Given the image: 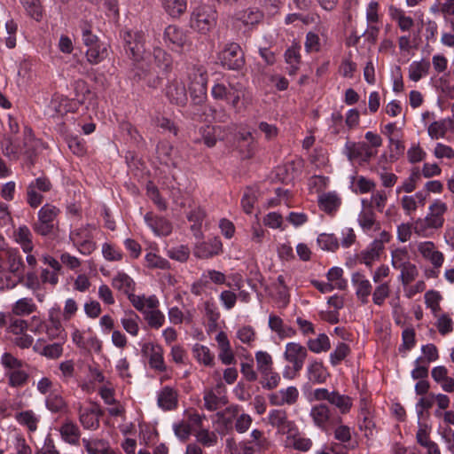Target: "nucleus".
Here are the masks:
<instances>
[{
  "label": "nucleus",
  "mask_w": 454,
  "mask_h": 454,
  "mask_svg": "<svg viewBox=\"0 0 454 454\" xmlns=\"http://www.w3.org/2000/svg\"><path fill=\"white\" fill-rule=\"evenodd\" d=\"M352 283L356 286V295L361 300L363 303H367L368 296L372 291V285L367 280L364 279V275L359 272H355L352 274Z\"/></svg>",
  "instance_id": "nucleus-14"
},
{
  "label": "nucleus",
  "mask_w": 454,
  "mask_h": 454,
  "mask_svg": "<svg viewBox=\"0 0 454 454\" xmlns=\"http://www.w3.org/2000/svg\"><path fill=\"white\" fill-rule=\"evenodd\" d=\"M256 192L252 188H247L242 199L241 205L247 214H251L256 201Z\"/></svg>",
  "instance_id": "nucleus-44"
},
{
  "label": "nucleus",
  "mask_w": 454,
  "mask_h": 454,
  "mask_svg": "<svg viewBox=\"0 0 454 454\" xmlns=\"http://www.w3.org/2000/svg\"><path fill=\"white\" fill-rule=\"evenodd\" d=\"M73 88L74 91V99L77 100L80 105L84 104L86 95L90 93L88 83L82 79H78L74 82Z\"/></svg>",
  "instance_id": "nucleus-34"
},
{
  "label": "nucleus",
  "mask_w": 454,
  "mask_h": 454,
  "mask_svg": "<svg viewBox=\"0 0 454 454\" xmlns=\"http://www.w3.org/2000/svg\"><path fill=\"white\" fill-rule=\"evenodd\" d=\"M317 242L323 249L328 251H335L339 247L338 239L333 234H320Z\"/></svg>",
  "instance_id": "nucleus-43"
},
{
  "label": "nucleus",
  "mask_w": 454,
  "mask_h": 454,
  "mask_svg": "<svg viewBox=\"0 0 454 454\" xmlns=\"http://www.w3.org/2000/svg\"><path fill=\"white\" fill-rule=\"evenodd\" d=\"M108 56V51L106 44L99 43L86 51V58L89 63L91 65H97L106 59Z\"/></svg>",
  "instance_id": "nucleus-19"
},
{
  "label": "nucleus",
  "mask_w": 454,
  "mask_h": 454,
  "mask_svg": "<svg viewBox=\"0 0 454 454\" xmlns=\"http://www.w3.org/2000/svg\"><path fill=\"white\" fill-rule=\"evenodd\" d=\"M441 299L442 296L437 291L430 290L425 294V303L428 308L432 309L433 313L434 314L441 310L439 304Z\"/></svg>",
  "instance_id": "nucleus-46"
},
{
  "label": "nucleus",
  "mask_w": 454,
  "mask_h": 454,
  "mask_svg": "<svg viewBox=\"0 0 454 454\" xmlns=\"http://www.w3.org/2000/svg\"><path fill=\"white\" fill-rule=\"evenodd\" d=\"M255 358L258 365V370L261 372L262 375L267 376L270 374L272 364L271 356L264 351H258L255 354Z\"/></svg>",
  "instance_id": "nucleus-33"
},
{
  "label": "nucleus",
  "mask_w": 454,
  "mask_h": 454,
  "mask_svg": "<svg viewBox=\"0 0 454 454\" xmlns=\"http://www.w3.org/2000/svg\"><path fill=\"white\" fill-rule=\"evenodd\" d=\"M419 429L416 434L417 442L426 448L432 441L430 440V427L427 424L418 422Z\"/></svg>",
  "instance_id": "nucleus-49"
},
{
  "label": "nucleus",
  "mask_w": 454,
  "mask_h": 454,
  "mask_svg": "<svg viewBox=\"0 0 454 454\" xmlns=\"http://www.w3.org/2000/svg\"><path fill=\"white\" fill-rule=\"evenodd\" d=\"M331 395L332 396L329 403L339 408L341 413H347L350 410L352 402L349 396L340 395L336 391L331 392Z\"/></svg>",
  "instance_id": "nucleus-30"
},
{
  "label": "nucleus",
  "mask_w": 454,
  "mask_h": 454,
  "mask_svg": "<svg viewBox=\"0 0 454 454\" xmlns=\"http://www.w3.org/2000/svg\"><path fill=\"white\" fill-rule=\"evenodd\" d=\"M152 69L149 68L148 65L142 60L135 61L134 68L132 69L133 80L139 82L148 76Z\"/></svg>",
  "instance_id": "nucleus-39"
},
{
  "label": "nucleus",
  "mask_w": 454,
  "mask_h": 454,
  "mask_svg": "<svg viewBox=\"0 0 454 454\" xmlns=\"http://www.w3.org/2000/svg\"><path fill=\"white\" fill-rule=\"evenodd\" d=\"M419 251L424 258L429 260L434 268H440L444 260L442 252L435 250V246L431 241L422 242L419 245Z\"/></svg>",
  "instance_id": "nucleus-12"
},
{
  "label": "nucleus",
  "mask_w": 454,
  "mask_h": 454,
  "mask_svg": "<svg viewBox=\"0 0 454 454\" xmlns=\"http://www.w3.org/2000/svg\"><path fill=\"white\" fill-rule=\"evenodd\" d=\"M310 416L314 423L324 431H328L332 427L341 421V418L333 415L329 407L324 403L313 406Z\"/></svg>",
  "instance_id": "nucleus-6"
},
{
  "label": "nucleus",
  "mask_w": 454,
  "mask_h": 454,
  "mask_svg": "<svg viewBox=\"0 0 454 454\" xmlns=\"http://www.w3.org/2000/svg\"><path fill=\"white\" fill-rule=\"evenodd\" d=\"M197 439L203 446H213L217 441L216 435L214 433H209L207 429L200 430L197 434Z\"/></svg>",
  "instance_id": "nucleus-58"
},
{
  "label": "nucleus",
  "mask_w": 454,
  "mask_h": 454,
  "mask_svg": "<svg viewBox=\"0 0 454 454\" xmlns=\"http://www.w3.org/2000/svg\"><path fill=\"white\" fill-rule=\"evenodd\" d=\"M83 446L89 454H101L106 443L103 440L82 439Z\"/></svg>",
  "instance_id": "nucleus-51"
},
{
  "label": "nucleus",
  "mask_w": 454,
  "mask_h": 454,
  "mask_svg": "<svg viewBox=\"0 0 454 454\" xmlns=\"http://www.w3.org/2000/svg\"><path fill=\"white\" fill-rule=\"evenodd\" d=\"M166 97L171 104L184 106L188 100L184 83L176 79L171 81L166 88Z\"/></svg>",
  "instance_id": "nucleus-9"
},
{
  "label": "nucleus",
  "mask_w": 454,
  "mask_h": 454,
  "mask_svg": "<svg viewBox=\"0 0 454 454\" xmlns=\"http://www.w3.org/2000/svg\"><path fill=\"white\" fill-rule=\"evenodd\" d=\"M216 20L217 12L212 6L201 5L192 12L190 24L191 27L206 35L215 27Z\"/></svg>",
  "instance_id": "nucleus-1"
},
{
  "label": "nucleus",
  "mask_w": 454,
  "mask_h": 454,
  "mask_svg": "<svg viewBox=\"0 0 454 454\" xmlns=\"http://www.w3.org/2000/svg\"><path fill=\"white\" fill-rule=\"evenodd\" d=\"M223 251V244L219 238H212L208 241L198 244L193 251V254L201 259H207L217 255Z\"/></svg>",
  "instance_id": "nucleus-10"
},
{
  "label": "nucleus",
  "mask_w": 454,
  "mask_h": 454,
  "mask_svg": "<svg viewBox=\"0 0 454 454\" xmlns=\"http://www.w3.org/2000/svg\"><path fill=\"white\" fill-rule=\"evenodd\" d=\"M358 222L364 230L369 231L375 223V215L372 210L364 211L359 215Z\"/></svg>",
  "instance_id": "nucleus-54"
},
{
  "label": "nucleus",
  "mask_w": 454,
  "mask_h": 454,
  "mask_svg": "<svg viewBox=\"0 0 454 454\" xmlns=\"http://www.w3.org/2000/svg\"><path fill=\"white\" fill-rule=\"evenodd\" d=\"M148 267L166 269L168 268V262L155 254L148 253L145 256Z\"/></svg>",
  "instance_id": "nucleus-55"
},
{
  "label": "nucleus",
  "mask_w": 454,
  "mask_h": 454,
  "mask_svg": "<svg viewBox=\"0 0 454 454\" xmlns=\"http://www.w3.org/2000/svg\"><path fill=\"white\" fill-rule=\"evenodd\" d=\"M207 74L203 67H195L190 74L189 90L194 105H201L207 98Z\"/></svg>",
  "instance_id": "nucleus-3"
},
{
  "label": "nucleus",
  "mask_w": 454,
  "mask_h": 454,
  "mask_svg": "<svg viewBox=\"0 0 454 454\" xmlns=\"http://www.w3.org/2000/svg\"><path fill=\"white\" fill-rule=\"evenodd\" d=\"M221 66L228 70L239 71L245 66L244 52L237 43H227L218 54Z\"/></svg>",
  "instance_id": "nucleus-2"
},
{
  "label": "nucleus",
  "mask_w": 454,
  "mask_h": 454,
  "mask_svg": "<svg viewBox=\"0 0 454 454\" xmlns=\"http://www.w3.org/2000/svg\"><path fill=\"white\" fill-rule=\"evenodd\" d=\"M309 380L313 383L322 384L326 381L329 373L322 362L313 361L308 367Z\"/></svg>",
  "instance_id": "nucleus-17"
},
{
  "label": "nucleus",
  "mask_w": 454,
  "mask_h": 454,
  "mask_svg": "<svg viewBox=\"0 0 454 454\" xmlns=\"http://www.w3.org/2000/svg\"><path fill=\"white\" fill-rule=\"evenodd\" d=\"M158 405L165 411H171L177 406V393L172 387L166 386L158 395Z\"/></svg>",
  "instance_id": "nucleus-13"
},
{
  "label": "nucleus",
  "mask_w": 454,
  "mask_h": 454,
  "mask_svg": "<svg viewBox=\"0 0 454 454\" xmlns=\"http://www.w3.org/2000/svg\"><path fill=\"white\" fill-rule=\"evenodd\" d=\"M1 148L4 156L11 160H18L21 153L20 145L12 135H4L1 141Z\"/></svg>",
  "instance_id": "nucleus-16"
},
{
  "label": "nucleus",
  "mask_w": 454,
  "mask_h": 454,
  "mask_svg": "<svg viewBox=\"0 0 454 454\" xmlns=\"http://www.w3.org/2000/svg\"><path fill=\"white\" fill-rule=\"evenodd\" d=\"M28 186H34L35 190H39L42 192H47L51 190L52 184L50 179L46 176H40L32 181Z\"/></svg>",
  "instance_id": "nucleus-63"
},
{
  "label": "nucleus",
  "mask_w": 454,
  "mask_h": 454,
  "mask_svg": "<svg viewBox=\"0 0 454 454\" xmlns=\"http://www.w3.org/2000/svg\"><path fill=\"white\" fill-rule=\"evenodd\" d=\"M238 83L233 85L229 83L225 85L223 83H216L212 88V96L215 99L226 101L230 98L232 91L236 90Z\"/></svg>",
  "instance_id": "nucleus-26"
},
{
  "label": "nucleus",
  "mask_w": 454,
  "mask_h": 454,
  "mask_svg": "<svg viewBox=\"0 0 454 454\" xmlns=\"http://www.w3.org/2000/svg\"><path fill=\"white\" fill-rule=\"evenodd\" d=\"M8 377L9 385L13 387H18L27 383L28 373L20 368L10 372Z\"/></svg>",
  "instance_id": "nucleus-40"
},
{
  "label": "nucleus",
  "mask_w": 454,
  "mask_h": 454,
  "mask_svg": "<svg viewBox=\"0 0 454 454\" xmlns=\"http://www.w3.org/2000/svg\"><path fill=\"white\" fill-rule=\"evenodd\" d=\"M144 355L149 354V364L151 368L159 372H165L166 366L163 359V349L160 345L146 343L142 348Z\"/></svg>",
  "instance_id": "nucleus-11"
},
{
  "label": "nucleus",
  "mask_w": 454,
  "mask_h": 454,
  "mask_svg": "<svg viewBox=\"0 0 454 454\" xmlns=\"http://www.w3.org/2000/svg\"><path fill=\"white\" fill-rule=\"evenodd\" d=\"M113 286L118 290H122L127 295L135 289L134 280L126 273H118L113 278Z\"/></svg>",
  "instance_id": "nucleus-22"
},
{
  "label": "nucleus",
  "mask_w": 454,
  "mask_h": 454,
  "mask_svg": "<svg viewBox=\"0 0 454 454\" xmlns=\"http://www.w3.org/2000/svg\"><path fill=\"white\" fill-rule=\"evenodd\" d=\"M27 203L31 207H37L43 202V196L34 189V186H27Z\"/></svg>",
  "instance_id": "nucleus-60"
},
{
  "label": "nucleus",
  "mask_w": 454,
  "mask_h": 454,
  "mask_svg": "<svg viewBox=\"0 0 454 454\" xmlns=\"http://www.w3.org/2000/svg\"><path fill=\"white\" fill-rule=\"evenodd\" d=\"M280 381V376L278 372L270 371V374L267 376L262 375V380H261V384L263 388L271 390L276 388Z\"/></svg>",
  "instance_id": "nucleus-53"
},
{
  "label": "nucleus",
  "mask_w": 454,
  "mask_h": 454,
  "mask_svg": "<svg viewBox=\"0 0 454 454\" xmlns=\"http://www.w3.org/2000/svg\"><path fill=\"white\" fill-rule=\"evenodd\" d=\"M193 353L196 356V358L202 362L205 365H212L214 356L211 355L210 350L207 347L196 344L193 347Z\"/></svg>",
  "instance_id": "nucleus-42"
},
{
  "label": "nucleus",
  "mask_w": 454,
  "mask_h": 454,
  "mask_svg": "<svg viewBox=\"0 0 454 454\" xmlns=\"http://www.w3.org/2000/svg\"><path fill=\"white\" fill-rule=\"evenodd\" d=\"M236 17L238 20H240L245 25H255L262 20L263 13L257 8H248L239 12Z\"/></svg>",
  "instance_id": "nucleus-21"
},
{
  "label": "nucleus",
  "mask_w": 454,
  "mask_h": 454,
  "mask_svg": "<svg viewBox=\"0 0 454 454\" xmlns=\"http://www.w3.org/2000/svg\"><path fill=\"white\" fill-rule=\"evenodd\" d=\"M340 205V199L333 192H327L321 195L318 199V206L321 210L332 215Z\"/></svg>",
  "instance_id": "nucleus-18"
},
{
  "label": "nucleus",
  "mask_w": 454,
  "mask_h": 454,
  "mask_svg": "<svg viewBox=\"0 0 454 454\" xmlns=\"http://www.w3.org/2000/svg\"><path fill=\"white\" fill-rule=\"evenodd\" d=\"M308 348L314 353L327 351L331 348L329 338L326 334L321 333L316 339H310L308 341Z\"/></svg>",
  "instance_id": "nucleus-29"
},
{
  "label": "nucleus",
  "mask_w": 454,
  "mask_h": 454,
  "mask_svg": "<svg viewBox=\"0 0 454 454\" xmlns=\"http://www.w3.org/2000/svg\"><path fill=\"white\" fill-rule=\"evenodd\" d=\"M168 254L169 257L174 260H176L179 262H185L189 257L190 251H189L188 247H186L184 246H181L177 248H172V249L168 250Z\"/></svg>",
  "instance_id": "nucleus-62"
},
{
  "label": "nucleus",
  "mask_w": 454,
  "mask_h": 454,
  "mask_svg": "<svg viewBox=\"0 0 454 454\" xmlns=\"http://www.w3.org/2000/svg\"><path fill=\"white\" fill-rule=\"evenodd\" d=\"M153 58L156 66L163 72L168 73L171 70L172 58L161 48H155L153 50Z\"/></svg>",
  "instance_id": "nucleus-24"
},
{
  "label": "nucleus",
  "mask_w": 454,
  "mask_h": 454,
  "mask_svg": "<svg viewBox=\"0 0 454 454\" xmlns=\"http://www.w3.org/2000/svg\"><path fill=\"white\" fill-rule=\"evenodd\" d=\"M430 69V62L428 60L421 59L420 61L413 62L409 68V77L414 82L421 79L423 74H428Z\"/></svg>",
  "instance_id": "nucleus-23"
},
{
  "label": "nucleus",
  "mask_w": 454,
  "mask_h": 454,
  "mask_svg": "<svg viewBox=\"0 0 454 454\" xmlns=\"http://www.w3.org/2000/svg\"><path fill=\"white\" fill-rule=\"evenodd\" d=\"M45 405L51 412H61L67 408V403L63 397L58 393L52 391L45 400Z\"/></svg>",
  "instance_id": "nucleus-27"
},
{
  "label": "nucleus",
  "mask_w": 454,
  "mask_h": 454,
  "mask_svg": "<svg viewBox=\"0 0 454 454\" xmlns=\"http://www.w3.org/2000/svg\"><path fill=\"white\" fill-rule=\"evenodd\" d=\"M448 130L447 121H434L428 127V135L432 138L443 137Z\"/></svg>",
  "instance_id": "nucleus-45"
},
{
  "label": "nucleus",
  "mask_w": 454,
  "mask_h": 454,
  "mask_svg": "<svg viewBox=\"0 0 454 454\" xmlns=\"http://www.w3.org/2000/svg\"><path fill=\"white\" fill-rule=\"evenodd\" d=\"M300 46L292 45L285 52V59L287 64H300L301 55L299 52Z\"/></svg>",
  "instance_id": "nucleus-64"
},
{
  "label": "nucleus",
  "mask_w": 454,
  "mask_h": 454,
  "mask_svg": "<svg viewBox=\"0 0 454 454\" xmlns=\"http://www.w3.org/2000/svg\"><path fill=\"white\" fill-rule=\"evenodd\" d=\"M368 144L362 142V143H354V142H347L345 145V150L347 153V156L349 160H360L362 162L363 156L364 153V151L367 147Z\"/></svg>",
  "instance_id": "nucleus-28"
},
{
  "label": "nucleus",
  "mask_w": 454,
  "mask_h": 454,
  "mask_svg": "<svg viewBox=\"0 0 454 454\" xmlns=\"http://www.w3.org/2000/svg\"><path fill=\"white\" fill-rule=\"evenodd\" d=\"M163 39L168 45H171L173 50L177 51L191 44L187 32L175 25H169L165 28Z\"/></svg>",
  "instance_id": "nucleus-7"
},
{
  "label": "nucleus",
  "mask_w": 454,
  "mask_h": 454,
  "mask_svg": "<svg viewBox=\"0 0 454 454\" xmlns=\"http://www.w3.org/2000/svg\"><path fill=\"white\" fill-rule=\"evenodd\" d=\"M16 419L20 424L27 426L30 431H35L37 428L38 419L32 411H25L17 413Z\"/></svg>",
  "instance_id": "nucleus-37"
},
{
  "label": "nucleus",
  "mask_w": 454,
  "mask_h": 454,
  "mask_svg": "<svg viewBox=\"0 0 454 454\" xmlns=\"http://www.w3.org/2000/svg\"><path fill=\"white\" fill-rule=\"evenodd\" d=\"M269 421L272 427L284 430L290 427V422L287 420V413L284 410H273L269 415Z\"/></svg>",
  "instance_id": "nucleus-25"
},
{
  "label": "nucleus",
  "mask_w": 454,
  "mask_h": 454,
  "mask_svg": "<svg viewBox=\"0 0 454 454\" xmlns=\"http://www.w3.org/2000/svg\"><path fill=\"white\" fill-rule=\"evenodd\" d=\"M401 269V281L403 286H408L412 281L415 280V278L419 275V270L415 264L406 262L405 264Z\"/></svg>",
  "instance_id": "nucleus-31"
},
{
  "label": "nucleus",
  "mask_w": 454,
  "mask_h": 454,
  "mask_svg": "<svg viewBox=\"0 0 454 454\" xmlns=\"http://www.w3.org/2000/svg\"><path fill=\"white\" fill-rule=\"evenodd\" d=\"M349 351V347L346 343L340 342L336 347L335 350L330 355V361L332 364L337 365L348 355Z\"/></svg>",
  "instance_id": "nucleus-47"
},
{
  "label": "nucleus",
  "mask_w": 454,
  "mask_h": 454,
  "mask_svg": "<svg viewBox=\"0 0 454 454\" xmlns=\"http://www.w3.org/2000/svg\"><path fill=\"white\" fill-rule=\"evenodd\" d=\"M144 314L151 327L160 328L164 323V315L160 310H146Z\"/></svg>",
  "instance_id": "nucleus-48"
},
{
  "label": "nucleus",
  "mask_w": 454,
  "mask_h": 454,
  "mask_svg": "<svg viewBox=\"0 0 454 454\" xmlns=\"http://www.w3.org/2000/svg\"><path fill=\"white\" fill-rule=\"evenodd\" d=\"M79 420L85 429L95 430L99 427V419L82 407L79 409Z\"/></svg>",
  "instance_id": "nucleus-38"
},
{
  "label": "nucleus",
  "mask_w": 454,
  "mask_h": 454,
  "mask_svg": "<svg viewBox=\"0 0 454 454\" xmlns=\"http://www.w3.org/2000/svg\"><path fill=\"white\" fill-rule=\"evenodd\" d=\"M388 295L389 286L387 283H383L375 288L372 297L373 302L377 305H381Z\"/></svg>",
  "instance_id": "nucleus-52"
},
{
  "label": "nucleus",
  "mask_w": 454,
  "mask_h": 454,
  "mask_svg": "<svg viewBox=\"0 0 454 454\" xmlns=\"http://www.w3.org/2000/svg\"><path fill=\"white\" fill-rule=\"evenodd\" d=\"M59 210L51 204H45L38 212V221L33 224V230L41 236H47L53 232L54 220Z\"/></svg>",
  "instance_id": "nucleus-5"
},
{
  "label": "nucleus",
  "mask_w": 454,
  "mask_h": 454,
  "mask_svg": "<svg viewBox=\"0 0 454 454\" xmlns=\"http://www.w3.org/2000/svg\"><path fill=\"white\" fill-rule=\"evenodd\" d=\"M165 12L172 18L180 17L187 8V0H161Z\"/></svg>",
  "instance_id": "nucleus-20"
},
{
  "label": "nucleus",
  "mask_w": 454,
  "mask_h": 454,
  "mask_svg": "<svg viewBox=\"0 0 454 454\" xmlns=\"http://www.w3.org/2000/svg\"><path fill=\"white\" fill-rule=\"evenodd\" d=\"M27 13L35 20L43 17V8L40 0H20Z\"/></svg>",
  "instance_id": "nucleus-32"
},
{
  "label": "nucleus",
  "mask_w": 454,
  "mask_h": 454,
  "mask_svg": "<svg viewBox=\"0 0 454 454\" xmlns=\"http://www.w3.org/2000/svg\"><path fill=\"white\" fill-rule=\"evenodd\" d=\"M173 429L176 437L182 442H186L192 433L190 425L184 422L175 424Z\"/></svg>",
  "instance_id": "nucleus-56"
},
{
  "label": "nucleus",
  "mask_w": 454,
  "mask_h": 454,
  "mask_svg": "<svg viewBox=\"0 0 454 454\" xmlns=\"http://www.w3.org/2000/svg\"><path fill=\"white\" fill-rule=\"evenodd\" d=\"M308 356V351L305 347L296 342H289L286 346L284 354L285 359L293 364L294 372H300L304 361Z\"/></svg>",
  "instance_id": "nucleus-8"
},
{
  "label": "nucleus",
  "mask_w": 454,
  "mask_h": 454,
  "mask_svg": "<svg viewBox=\"0 0 454 454\" xmlns=\"http://www.w3.org/2000/svg\"><path fill=\"white\" fill-rule=\"evenodd\" d=\"M12 310L14 314L19 316L28 315L35 310V305L31 299L23 298L15 303Z\"/></svg>",
  "instance_id": "nucleus-41"
},
{
  "label": "nucleus",
  "mask_w": 454,
  "mask_h": 454,
  "mask_svg": "<svg viewBox=\"0 0 454 454\" xmlns=\"http://www.w3.org/2000/svg\"><path fill=\"white\" fill-rule=\"evenodd\" d=\"M60 434L62 439L70 444H78L81 432L78 426L71 420H67L60 427Z\"/></svg>",
  "instance_id": "nucleus-15"
},
{
  "label": "nucleus",
  "mask_w": 454,
  "mask_h": 454,
  "mask_svg": "<svg viewBox=\"0 0 454 454\" xmlns=\"http://www.w3.org/2000/svg\"><path fill=\"white\" fill-rule=\"evenodd\" d=\"M7 261L9 263L10 271L12 273L19 275L20 273L22 272L25 264L23 262L21 256L17 252L9 251Z\"/></svg>",
  "instance_id": "nucleus-36"
},
{
  "label": "nucleus",
  "mask_w": 454,
  "mask_h": 454,
  "mask_svg": "<svg viewBox=\"0 0 454 454\" xmlns=\"http://www.w3.org/2000/svg\"><path fill=\"white\" fill-rule=\"evenodd\" d=\"M123 48L134 61L142 60L145 52V35L142 31L127 30L122 33Z\"/></svg>",
  "instance_id": "nucleus-4"
},
{
  "label": "nucleus",
  "mask_w": 454,
  "mask_h": 454,
  "mask_svg": "<svg viewBox=\"0 0 454 454\" xmlns=\"http://www.w3.org/2000/svg\"><path fill=\"white\" fill-rule=\"evenodd\" d=\"M424 359L422 356L415 360V368L411 371L413 380H425L428 377V366L422 365Z\"/></svg>",
  "instance_id": "nucleus-50"
},
{
  "label": "nucleus",
  "mask_w": 454,
  "mask_h": 454,
  "mask_svg": "<svg viewBox=\"0 0 454 454\" xmlns=\"http://www.w3.org/2000/svg\"><path fill=\"white\" fill-rule=\"evenodd\" d=\"M437 328L441 334L445 335L450 332H452V320L451 318L446 315H442L437 322Z\"/></svg>",
  "instance_id": "nucleus-61"
},
{
  "label": "nucleus",
  "mask_w": 454,
  "mask_h": 454,
  "mask_svg": "<svg viewBox=\"0 0 454 454\" xmlns=\"http://www.w3.org/2000/svg\"><path fill=\"white\" fill-rule=\"evenodd\" d=\"M206 216L205 211L201 207H196L193 210H192L189 215H187V218L190 222L193 223V225L192 226V229L200 228L201 225V223L203 219Z\"/></svg>",
  "instance_id": "nucleus-59"
},
{
  "label": "nucleus",
  "mask_w": 454,
  "mask_h": 454,
  "mask_svg": "<svg viewBox=\"0 0 454 454\" xmlns=\"http://www.w3.org/2000/svg\"><path fill=\"white\" fill-rule=\"evenodd\" d=\"M237 137L239 143H247V153L245 155V158H252L255 149V142L252 133L247 130H239L237 134Z\"/></svg>",
  "instance_id": "nucleus-35"
},
{
  "label": "nucleus",
  "mask_w": 454,
  "mask_h": 454,
  "mask_svg": "<svg viewBox=\"0 0 454 454\" xmlns=\"http://www.w3.org/2000/svg\"><path fill=\"white\" fill-rule=\"evenodd\" d=\"M422 353L424 354V363L429 364L438 359V350L434 344H427L424 345L421 348Z\"/></svg>",
  "instance_id": "nucleus-57"
}]
</instances>
